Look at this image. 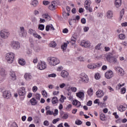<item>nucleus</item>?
<instances>
[{"instance_id": "f257e3e1", "label": "nucleus", "mask_w": 127, "mask_h": 127, "mask_svg": "<svg viewBox=\"0 0 127 127\" xmlns=\"http://www.w3.org/2000/svg\"><path fill=\"white\" fill-rule=\"evenodd\" d=\"M14 57H15V55L13 53H8L6 54L5 59L9 64L13 63L14 61Z\"/></svg>"}, {"instance_id": "f03ea898", "label": "nucleus", "mask_w": 127, "mask_h": 127, "mask_svg": "<svg viewBox=\"0 0 127 127\" xmlns=\"http://www.w3.org/2000/svg\"><path fill=\"white\" fill-rule=\"evenodd\" d=\"M60 63V60L59 59H57L55 57H51L49 59V64L51 66H56V65H58Z\"/></svg>"}, {"instance_id": "7ed1b4c3", "label": "nucleus", "mask_w": 127, "mask_h": 127, "mask_svg": "<svg viewBox=\"0 0 127 127\" xmlns=\"http://www.w3.org/2000/svg\"><path fill=\"white\" fill-rule=\"evenodd\" d=\"M91 3H92V2L90 0H86L84 2V6L85 8V9L87 10H88L89 12H92L93 11V8L91 7Z\"/></svg>"}, {"instance_id": "20e7f679", "label": "nucleus", "mask_w": 127, "mask_h": 127, "mask_svg": "<svg viewBox=\"0 0 127 127\" xmlns=\"http://www.w3.org/2000/svg\"><path fill=\"white\" fill-rule=\"evenodd\" d=\"M80 45L84 48H89L91 47V43L89 41L83 40L80 42Z\"/></svg>"}, {"instance_id": "39448f33", "label": "nucleus", "mask_w": 127, "mask_h": 127, "mask_svg": "<svg viewBox=\"0 0 127 127\" xmlns=\"http://www.w3.org/2000/svg\"><path fill=\"white\" fill-rule=\"evenodd\" d=\"M106 58L107 61H108V62H110V63H112V62H114V63H116L117 62V59L113 57V55H112V54H111L107 55L106 56Z\"/></svg>"}, {"instance_id": "423d86ee", "label": "nucleus", "mask_w": 127, "mask_h": 127, "mask_svg": "<svg viewBox=\"0 0 127 127\" xmlns=\"http://www.w3.org/2000/svg\"><path fill=\"white\" fill-rule=\"evenodd\" d=\"M37 67L39 70H45V69H46L47 65L44 62H40L38 63Z\"/></svg>"}, {"instance_id": "0eeeda50", "label": "nucleus", "mask_w": 127, "mask_h": 127, "mask_svg": "<svg viewBox=\"0 0 127 127\" xmlns=\"http://www.w3.org/2000/svg\"><path fill=\"white\" fill-rule=\"evenodd\" d=\"M10 33L9 32L6 30H3L0 31V35L2 38H7V37H9Z\"/></svg>"}, {"instance_id": "6e6552de", "label": "nucleus", "mask_w": 127, "mask_h": 127, "mask_svg": "<svg viewBox=\"0 0 127 127\" xmlns=\"http://www.w3.org/2000/svg\"><path fill=\"white\" fill-rule=\"evenodd\" d=\"M105 77L106 79H112L114 77V72L112 70H108L105 73Z\"/></svg>"}, {"instance_id": "1a4fd4ad", "label": "nucleus", "mask_w": 127, "mask_h": 127, "mask_svg": "<svg viewBox=\"0 0 127 127\" xmlns=\"http://www.w3.org/2000/svg\"><path fill=\"white\" fill-rule=\"evenodd\" d=\"M76 96L78 98V99L83 101L85 97V92L84 91H79L76 93Z\"/></svg>"}, {"instance_id": "9d476101", "label": "nucleus", "mask_w": 127, "mask_h": 127, "mask_svg": "<svg viewBox=\"0 0 127 127\" xmlns=\"http://www.w3.org/2000/svg\"><path fill=\"white\" fill-rule=\"evenodd\" d=\"M79 78L82 82H84V83L88 82V76L84 73H82L81 75H80Z\"/></svg>"}, {"instance_id": "9b49d317", "label": "nucleus", "mask_w": 127, "mask_h": 127, "mask_svg": "<svg viewBox=\"0 0 127 127\" xmlns=\"http://www.w3.org/2000/svg\"><path fill=\"white\" fill-rule=\"evenodd\" d=\"M3 96L5 99H9L11 97V93L8 90H5L3 92Z\"/></svg>"}, {"instance_id": "f8f14e48", "label": "nucleus", "mask_w": 127, "mask_h": 127, "mask_svg": "<svg viewBox=\"0 0 127 127\" xmlns=\"http://www.w3.org/2000/svg\"><path fill=\"white\" fill-rule=\"evenodd\" d=\"M57 8V5H56V1H53L51 4L49 6V9L50 10H55Z\"/></svg>"}, {"instance_id": "ddd939ff", "label": "nucleus", "mask_w": 127, "mask_h": 127, "mask_svg": "<svg viewBox=\"0 0 127 127\" xmlns=\"http://www.w3.org/2000/svg\"><path fill=\"white\" fill-rule=\"evenodd\" d=\"M127 105L126 104H124L123 105H120L118 107V110H119L120 112H125L127 110Z\"/></svg>"}, {"instance_id": "4468645a", "label": "nucleus", "mask_w": 127, "mask_h": 127, "mask_svg": "<svg viewBox=\"0 0 127 127\" xmlns=\"http://www.w3.org/2000/svg\"><path fill=\"white\" fill-rule=\"evenodd\" d=\"M11 46L13 49H18L20 47V45L18 42H12Z\"/></svg>"}, {"instance_id": "2eb2a0df", "label": "nucleus", "mask_w": 127, "mask_h": 127, "mask_svg": "<svg viewBox=\"0 0 127 127\" xmlns=\"http://www.w3.org/2000/svg\"><path fill=\"white\" fill-rule=\"evenodd\" d=\"M24 77L26 81H30L32 79V75H31L30 73H25Z\"/></svg>"}, {"instance_id": "dca6fc26", "label": "nucleus", "mask_w": 127, "mask_h": 127, "mask_svg": "<svg viewBox=\"0 0 127 127\" xmlns=\"http://www.w3.org/2000/svg\"><path fill=\"white\" fill-rule=\"evenodd\" d=\"M19 96H24L25 95V88L21 87L18 90Z\"/></svg>"}, {"instance_id": "f3484780", "label": "nucleus", "mask_w": 127, "mask_h": 127, "mask_svg": "<svg viewBox=\"0 0 127 127\" xmlns=\"http://www.w3.org/2000/svg\"><path fill=\"white\" fill-rule=\"evenodd\" d=\"M96 95L98 98H102L104 96V91L102 90H98V91L96 92Z\"/></svg>"}, {"instance_id": "a211bd4d", "label": "nucleus", "mask_w": 127, "mask_h": 127, "mask_svg": "<svg viewBox=\"0 0 127 127\" xmlns=\"http://www.w3.org/2000/svg\"><path fill=\"white\" fill-rule=\"evenodd\" d=\"M31 106H35L38 104V101L35 98H32L29 101Z\"/></svg>"}, {"instance_id": "6ab92c4d", "label": "nucleus", "mask_w": 127, "mask_h": 127, "mask_svg": "<svg viewBox=\"0 0 127 127\" xmlns=\"http://www.w3.org/2000/svg\"><path fill=\"white\" fill-rule=\"evenodd\" d=\"M61 75L63 78H67L69 76V73L66 70H63L61 72Z\"/></svg>"}, {"instance_id": "aec40b11", "label": "nucleus", "mask_w": 127, "mask_h": 127, "mask_svg": "<svg viewBox=\"0 0 127 127\" xmlns=\"http://www.w3.org/2000/svg\"><path fill=\"white\" fill-rule=\"evenodd\" d=\"M116 71H118V73H119L121 76H123V75H124V73H125L124 69L120 67H116Z\"/></svg>"}, {"instance_id": "412c9836", "label": "nucleus", "mask_w": 127, "mask_h": 127, "mask_svg": "<svg viewBox=\"0 0 127 127\" xmlns=\"http://www.w3.org/2000/svg\"><path fill=\"white\" fill-rule=\"evenodd\" d=\"M46 31H49V30H55V29L52 24H50L46 26Z\"/></svg>"}, {"instance_id": "4be33fe9", "label": "nucleus", "mask_w": 127, "mask_h": 127, "mask_svg": "<svg viewBox=\"0 0 127 127\" xmlns=\"http://www.w3.org/2000/svg\"><path fill=\"white\" fill-rule=\"evenodd\" d=\"M43 18H45L46 20H51V17L48 13H45L42 15Z\"/></svg>"}, {"instance_id": "5701e85b", "label": "nucleus", "mask_w": 127, "mask_h": 127, "mask_svg": "<svg viewBox=\"0 0 127 127\" xmlns=\"http://www.w3.org/2000/svg\"><path fill=\"white\" fill-rule=\"evenodd\" d=\"M72 105L76 106L77 108H79L81 106V102L78 100H73L72 102Z\"/></svg>"}, {"instance_id": "b1692460", "label": "nucleus", "mask_w": 127, "mask_h": 127, "mask_svg": "<svg viewBox=\"0 0 127 127\" xmlns=\"http://www.w3.org/2000/svg\"><path fill=\"white\" fill-rule=\"evenodd\" d=\"M115 5L116 7H120L122 5V0H116Z\"/></svg>"}, {"instance_id": "393cba45", "label": "nucleus", "mask_w": 127, "mask_h": 127, "mask_svg": "<svg viewBox=\"0 0 127 127\" xmlns=\"http://www.w3.org/2000/svg\"><path fill=\"white\" fill-rule=\"evenodd\" d=\"M113 14H114L113 13V11L111 10L108 11L107 12V17L108 18H112V17H113Z\"/></svg>"}, {"instance_id": "a878e982", "label": "nucleus", "mask_w": 127, "mask_h": 127, "mask_svg": "<svg viewBox=\"0 0 127 127\" xmlns=\"http://www.w3.org/2000/svg\"><path fill=\"white\" fill-rule=\"evenodd\" d=\"M94 93V90H93V89L92 88H89L87 90V95L91 97V96H93V94Z\"/></svg>"}, {"instance_id": "bb28decb", "label": "nucleus", "mask_w": 127, "mask_h": 127, "mask_svg": "<svg viewBox=\"0 0 127 127\" xmlns=\"http://www.w3.org/2000/svg\"><path fill=\"white\" fill-rule=\"evenodd\" d=\"M18 63L20 65L23 66V65H25V61L24 59H19L18 60Z\"/></svg>"}, {"instance_id": "cd10ccee", "label": "nucleus", "mask_w": 127, "mask_h": 127, "mask_svg": "<svg viewBox=\"0 0 127 127\" xmlns=\"http://www.w3.org/2000/svg\"><path fill=\"white\" fill-rule=\"evenodd\" d=\"M21 33L22 34V36H25L26 32L24 31V28L23 27H21L20 28Z\"/></svg>"}, {"instance_id": "c85d7f7f", "label": "nucleus", "mask_w": 127, "mask_h": 127, "mask_svg": "<svg viewBox=\"0 0 127 127\" xmlns=\"http://www.w3.org/2000/svg\"><path fill=\"white\" fill-rule=\"evenodd\" d=\"M52 104H57L58 103V98L56 97H54L52 99Z\"/></svg>"}, {"instance_id": "c756f323", "label": "nucleus", "mask_w": 127, "mask_h": 127, "mask_svg": "<svg viewBox=\"0 0 127 127\" xmlns=\"http://www.w3.org/2000/svg\"><path fill=\"white\" fill-rule=\"evenodd\" d=\"M100 120H101V121H102V122L106 121V115L105 114L102 113L100 115Z\"/></svg>"}, {"instance_id": "7c9ffc66", "label": "nucleus", "mask_w": 127, "mask_h": 127, "mask_svg": "<svg viewBox=\"0 0 127 127\" xmlns=\"http://www.w3.org/2000/svg\"><path fill=\"white\" fill-rule=\"evenodd\" d=\"M11 77L12 78V80H16V76L15 75V72H11L10 73Z\"/></svg>"}, {"instance_id": "2f4dec72", "label": "nucleus", "mask_w": 127, "mask_h": 127, "mask_svg": "<svg viewBox=\"0 0 127 127\" xmlns=\"http://www.w3.org/2000/svg\"><path fill=\"white\" fill-rule=\"evenodd\" d=\"M57 44H56V43L54 41L51 42L50 44H49L50 47H56Z\"/></svg>"}, {"instance_id": "473e14b6", "label": "nucleus", "mask_w": 127, "mask_h": 127, "mask_svg": "<svg viewBox=\"0 0 127 127\" xmlns=\"http://www.w3.org/2000/svg\"><path fill=\"white\" fill-rule=\"evenodd\" d=\"M31 4L33 5V6H36L38 4V1L37 0H34L31 2Z\"/></svg>"}, {"instance_id": "72a5a7b5", "label": "nucleus", "mask_w": 127, "mask_h": 127, "mask_svg": "<svg viewBox=\"0 0 127 127\" xmlns=\"http://www.w3.org/2000/svg\"><path fill=\"white\" fill-rule=\"evenodd\" d=\"M101 45H102V43L98 44L97 45H96L95 46V49L96 50H101V49L102 48H101Z\"/></svg>"}, {"instance_id": "f704fd0d", "label": "nucleus", "mask_w": 127, "mask_h": 127, "mask_svg": "<svg viewBox=\"0 0 127 127\" xmlns=\"http://www.w3.org/2000/svg\"><path fill=\"white\" fill-rule=\"evenodd\" d=\"M101 66H102V64H93V69H96V68H99V67H101Z\"/></svg>"}, {"instance_id": "c9c22d12", "label": "nucleus", "mask_w": 127, "mask_h": 127, "mask_svg": "<svg viewBox=\"0 0 127 127\" xmlns=\"http://www.w3.org/2000/svg\"><path fill=\"white\" fill-rule=\"evenodd\" d=\"M119 38L121 40H124V39H125V38H126V35L124 34H120L119 35Z\"/></svg>"}, {"instance_id": "e433bc0d", "label": "nucleus", "mask_w": 127, "mask_h": 127, "mask_svg": "<svg viewBox=\"0 0 127 127\" xmlns=\"http://www.w3.org/2000/svg\"><path fill=\"white\" fill-rule=\"evenodd\" d=\"M76 40H77V39H76V38L74 37H72L71 38V42L70 43L72 44H75V43L76 42Z\"/></svg>"}, {"instance_id": "4c0bfd02", "label": "nucleus", "mask_w": 127, "mask_h": 127, "mask_svg": "<svg viewBox=\"0 0 127 127\" xmlns=\"http://www.w3.org/2000/svg\"><path fill=\"white\" fill-rule=\"evenodd\" d=\"M62 49H63V51L67 49V44L66 43H64V45H62Z\"/></svg>"}, {"instance_id": "58836bf2", "label": "nucleus", "mask_w": 127, "mask_h": 127, "mask_svg": "<svg viewBox=\"0 0 127 127\" xmlns=\"http://www.w3.org/2000/svg\"><path fill=\"white\" fill-rule=\"evenodd\" d=\"M101 78V75H100V73H97L95 74V79L96 80H99Z\"/></svg>"}, {"instance_id": "ea45409f", "label": "nucleus", "mask_w": 127, "mask_h": 127, "mask_svg": "<svg viewBox=\"0 0 127 127\" xmlns=\"http://www.w3.org/2000/svg\"><path fill=\"white\" fill-rule=\"evenodd\" d=\"M33 35L36 38H38V39H41V36H40V35L36 34V32H35V33H34V34Z\"/></svg>"}, {"instance_id": "a19ab883", "label": "nucleus", "mask_w": 127, "mask_h": 127, "mask_svg": "<svg viewBox=\"0 0 127 127\" xmlns=\"http://www.w3.org/2000/svg\"><path fill=\"white\" fill-rule=\"evenodd\" d=\"M124 14H125V10L124 9H122L120 12V20H122V18H123V17L124 16Z\"/></svg>"}, {"instance_id": "79ce46f5", "label": "nucleus", "mask_w": 127, "mask_h": 127, "mask_svg": "<svg viewBox=\"0 0 127 127\" xmlns=\"http://www.w3.org/2000/svg\"><path fill=\"white\" fill-rule=\"evenodd\" d=\"M125 83H123L122 84H121V83H119L118 84V85L116 86V89H118V90H120L122 87L123 86H125Z\"/></svg>"}, {"instance_id": "37998d69", "label": "nucleus", "mask_w": 127, "mask_h": 127, "mask_svg": "<svg viewBox=\"0 0 127 127\" xmlns=\"http://www.w3.org/2000/svg\"><path fill=\"white\" fill-rule=\"evenodd\" d=\"M38 29H39V30H44V25L39 24L38 26Z\"/></svg>"}, {"instance_id": "c03bdc74", "label": "nucleus", "mask_w": 127, "mask_h": 127, "mask_svg": "<svg viewBox=\"0 0 127 127\" xmlns=\"http://www.w3.org/2000/svg\"><path fill=\"white\" fill-rule=\"evenodd\" d=\"M42 95H43V96L44 98H47V92H46V91L43 90L42 92Z\"/></svg>"}, {"instance_id": "a18cd8bd", "label": "nucleus", "mask_w": 127, "mask_h": 127, "mask_svg": "<svg viewBox=\"0 0 127 127\" xmlns=\"http://www.w3.org/2000/svg\"><path fill=\"white\" fill-rule=\"evenodd\" d=\"M29 34L33 35L35 33V31L33 30L32 29H30L28 31Z\"/></svg>"}, {"instance_id": "49530a36", "label": "nucleus", "mask_w": 127, "mask_h": 127, "mask_svg": "<svg viewBox=\"0 0 127 127\" xmlns=\"http://www.w3.org/2000/svg\"><path fill=\"white\" fill-rule=\"evenodd\" d=\"M88 69H94V64H90L87 65Z\"/></svg>"}, {"instance_id": "de8ad7c7", "label": "nucleus", "mask_w": 127, "mask_h": 127, "mask_svg": "<svg viewBox=\"0 0 127 127\" xmlns=\"http://www.w3.org/2000/svg\"><path fill=\"white\" fill-rule=\"evenodd\" d=\"M59 121H60V118H57L56 119H54L53 121V124L54 125H55V124H56L57 123H58V122H59Z\"/></svg>"}, {"instance_id": "09e8293b", "label": "nucleus", "mask_w": 127, "mask_h": 127, "mask_svg": "<svg viewBox=\"0 0 127 127\" xmlns=\"http://www.w3.org/2000/svg\"><path fill=\"white\" fill-rule=\"evenodd\" d=\"M71 92H73V93H75V92H77V88L75 87H71L70 88Z\"/></svg>"}, {"instance_id": "8fccbe9b", "label": "nucleus", "mask_w": 127, "mask_h": 127, "mask_svg": "<svg viewBox=\"0 0 127 127\" xmlns=\"http://www.w3.org/2000/svg\"><path fill=\"white\" fill-rule=\"evenodd\" d=\"M48 115H53V111H51L50 110L47 111L46 115L48 116Z\"/></svg>"}, {"instance_id": "3c124183", "label": "nucleus", "mask_w": 127, "mask_h": 127, "mask_svg": "<svg viewBox=\"0 0 127 127\" xmlns=\"http://www.w3.org/2000/svg\"><path fill=\"white\" fill-rule=\"evenodd\" d=\"M49 78H55L56 77V73H52L48 75Z\"/></svg>"}, {"instance_id": "603ef678", "label": "nucleus", "mask_w": 127, "mask_h": 127, "mask_svg": "<svg viewBox=\"0 0 127 127\" xmlns=\"http://www.w3.org/2000/svg\"><path fill=\"white\" fill-rule=\"evenodd\" d=\"M64 100H66V97H64L63 95H61V98L60 99V102L63 103V102H64Z\"/></svg>"}, {"instance_id": "864d4df0", "label": "nucleus", "mask_w": 127, "mask_h": 127, "mask_svg": "<svg viewBox=\"0 0 127 127\" xmlns=\"http://www.w3.org/2000/svg\"><path fill=\"white\" fill-rule=\"evenodd\" d=\"M59 86L61 89H63V88H64L66 86V84L63 83L60 84Z\"/></svg>"}, {"instance_id": "5fc2aeb1", "label": "nucleus", "mask_w": 127, "mask_h": 127, "mask_svg": "<svg viewBox=\"0 0 127 127\" xmlns=\"http://www.w3.org/2000/svg\"><path fill=\"white\" fill-rule=\"evenodd\" d=\"M78 60L80 62H83L85 61V59L83 58V57H79L78 58Z\"/></svg>"}, {"instance_id": "6e6d98bb", "label": "nucleus", "mask_w": 127, "mask_h": 127, "mask_svg": "<svg viewBox=\"0 0 127 127\" xmlns=\"http://www.w3.org/2000/svg\"><path fill=\"white\" fill-rule=\"evenodd\" d=\"M116 124H122V119L118 118L117 120H116Z\"/></svg>"}, {"instance_id": "4d7b16f0", "label": "nucleus", "mask_w": 127, "mask_h": 127, "mask_svg": "<svg viewBox=\"0 0 127 127\" xmlns=\"http://www.w3.org/2000/svg\"><path fill=\"white\" fill-rule=\"evenodd\" d=\"M75 124L78 126H80V125H82V121L80 120H77L75 121Z\"/></svg>"}, {"instance_id": "13d9d810", "label": "nucleus", "mask_w": 127, "mask_h": 127, "mask_svg": "<svg viewBox=\"0 0 127 127\" xmlns=\"http://www.w3.org/2000/svg\"><path fill=\"white\" fill-rule=\"evenodd\" d=\"M121 94H125L126 93V91H127V89H126V88L123 87L121 89Z\"/></svg>"}, {"instance_id": "bf43d9fd", "label": "nucleus", "mask_w": 127, "mask_h": 127, "mask_svg": "<svg viewBox=\"0 0 127 127\" xmlns=\"http://www.w3.org/2000/svg\"><path fill=\"white\" fill-rule=\"evenodd\" d=\"M53 116H54V117H56V116H57V115H58V110L56 109L55 110V112H53Z\"/></svg>"}, {"instance_id": "052dcab7", "label": "nucleus", "mask_w": 127, "mask_h": 127, "mask_svg": "<svg viewBox=\"0 0 127 127\" xmlns=\"http://www.w3.org/2000/svg\"><path fill=\"white\" fill-rule=\"evenodd\" d=\"M68 116L67 114H64L63 116V119H64V120H67V119H68Z\"/></svg>"}, {"instance_id": "680f3d73", "label": "nucleus", "mask_w": 127, "mask_h": 127, "mask_svg": "<svg viewBox=\"0 0 127 127\" xmlns=\"http://www.w3.org/2000/svg\"><path fill=\"white\" fill-rule=\"evenodd\" d=\"M62 70H63V66H62L58 67L57 69V71H59V72H60L61 71H62Z\"/></svg>"}, {"instance_id": "e2e57ef3", "label": "nucleus", "mask_w": 127, "mask_h": 127, "mask_svg": "<svg viewBox=\"0 0 127 127\" xmlns=\"http://www.w3.org/2000/svg\"><path fill=\"white\" fill-rule=\"evenodd\" d=\"M113 116H115V119H117V120H118V119H119V115H118V114H117V112H114L113 114Z\"/></svg>"}, {"instance_id": "0e129e2a", "label": "nucleus", "mask_w": 127, "mask_h": 127, "mask_svg": "<svg viewBox=\"0 0 127 127\" xmlns=\"http://www.w3.org/2000/svg\"><path fill=\"white\" fill-rule=\"evenodd\" d=\"M37 87L36 86H34L33 88H32V90H33V92H36V91H37Z\"/></svg>"}, {"instance_id": "69168bd1", "label": "nucleus", "mask_w": 127, "mask_h": 127, "mask_svg": "<svg viewBox=\"0 0 127 127\" xmlns=\"http://www.w3.org/2000/svg\"><path fill=\"white\" fill-rule=\"evenodd\" d=\"M81 22L83 24H85V23H86V19L83 18L82 19H81Z\"/></svg>"}, {"instance_id": "338daca9", "label": "nucleus", "mask_w": 127, "mask_h": 127, "mask_svg": "<svg viewBox=\"0 0 127 127\" xmlns=\"http://www.w3.org/2000/svg\"><path fill=\"white\" fill-rule=\"evenodd\" d=\"M121 25L123 27H127V22H125L122 23L121 24Z\"/></svg>"}, {"instance_id": "774afa93", "label": "nucleus", "mask_w": 127, "mask_h": 127, "mask_svg": "<svg viewBox=\"0 0 127 127\" xmlns=\"http://www.w3.org/2000/svg\"><path fill=\"white\" fill-rule=\"evenodd\" d=\"M11 127H18L17 126V124H16V123H13L12 124Z\"/></svg>"}]
</instances>
